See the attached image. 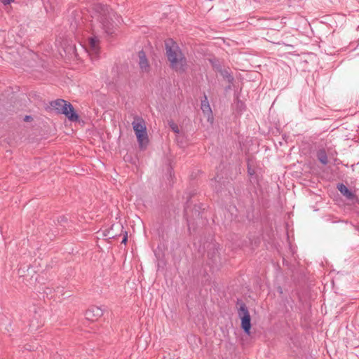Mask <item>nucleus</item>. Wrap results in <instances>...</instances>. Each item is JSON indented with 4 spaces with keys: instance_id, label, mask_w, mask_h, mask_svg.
I'll return each instance as SVG.
<instances>
[{
    "instance_id": "nucleus-1",
    "label": "nucleus",
    "mask_w": 359,
    "mask_h": 359,
    "mask_svg": "<svg viewBox=\"0 0 359 359\" xmlns=\"http://www.w3.org/2000/svg\"><path fill=\"white\" fill-rule=\"evenodd\" d=\"M93 11L95 18L100 24V27L107 34H111L115 30V22L114 18L116 15L114 12L107 6L100 4H95Z\"/></svg>"
},
{
    "instance_id": "nucleus-2",
    "label": "nucleus",
    "mask_w": 359,
    "mask_h": 359,
    "mask_svg": "<svg viewBox=\"0 0 359 359\" xmlns=\"http://www.w3.org/2000/svg\"><path fill=\"white\" fill-rule=\"evenodd\" d=\"M165 49L170 67L177 72H184L187 67V60L179 46L169 40L165 42Z\"/></svg>"
},
{
    "instance_id": "nucleus-3",
    "label": "nucleus",
    "mask_w": 359,
    "mask_h": 359,
    "mask_svg": "<svg viewBox=\"0 0 359 359\" xmlns=\"http://www.w3.org/2000/svg\"><path fill=\"white\" fill-rule=\"evenodd\" d=\"M133 128L137 137V142L140 148L144 149L149 142L148 135L147 132V127L144 120L137 116L134 117L132 122Z\"/></svg>"
},
{
    "instance_id": "nucleus-4",
    "label": "nucleus",
    "mask_w": 359,
    "mask_h": 359,
    "mask_svg": "<svg viewBox=\"0 0 359 359\" xmlns=\"http://www.w3.org/2000/svg\"><path fill=\"white\" fill-rule=\"evenodd\" d=\"M51 107L58 113L65 114L69 121H77L79 116L74 111L72 105L64 100L58 99L50 103Z\"/></svg>"
},
{
    "instance_id": "nucleus-5",
    "label": "nucleus",
    "mask_w": 359,
    "mask_h": 359,
    "mask_svg": "<svg viewBox=\"0 0 359 359\" xmlns=\"http://www.w3.org/2000/svg\"><path fill=\"white\" fill-rule=\"evenodd\" d=\"M238 316L241 319V327L247 334H250L251 328V318L247 306L243 302L240 304Z\"/></svg>"
},
{
    "instance_id": "nucleus-6",
    "label": "nucleus",
    "mask_w": 359,
    "mask_h": 359,
    "mask_svg": "<svg viewBox=\"0 0 359 359\" xmlns=\"http://www.w3.org/2000/svg\"><path fill=\"white\" fill-rule=\"evenodd\" d=\"M86 50L92 58L96 57L100 53V40L97 36L88 39Z\"/></svg>"
},
{
    "instance_id": "nucleus-7",
    "label": "nucleus",
    "mask_w": 359,
    "mask_h": 359,
    "mask_svg": "<svg viewBox=\"0 0 359 359\" xmlns=\"http://www.w3.org/2000/svg\"><path fill=\"white\" fill-rule=\"evenodd\" d=\"M103 315L102 310L97 306L89 308L85 313L86 318L90 321H95Z\"/></svg>"
},
{
    "instance_id": "nucleus-8",
    "label": "nucleus",
    "mask_w": 359,
    "mask_h": 359,
    "mask_svg": "<svg viewBox=\"0 0 359 359\" xmlns=\"http://www.w3.org/2000/svg\"><path fill=\"white\" fill-rule=\"evenodd\" d=\"M139 66L142 73H148L150 70V65L146 57L145 53L142 50L138 53Z\"/></svg>"
},
{
    "instance_id": "nucleus-9",
    "label": "nucleus",
    "mask_w": 359,
    "mask_h": 359,
    "mask_svg": "<svg viewBox=\"0 0 359 359\" xmlns=\"http://www.w3.org/2000/svg\"><path fill=\"white\" fill-rule=\"evenodd\" d=\"M115 228L116 229H120V228L122 229L123 226L119 224H113L109 229H107L105 231V232L104 233V235L105 236H107L109 238H113L116 237L117 236V233L114 232V229Z\"/></svg>"
},
{
    "instance_id": "nucleus-10",
    "label": "nucleus",
    "mask_w": 359,
    "mask_h": 359,
    "mask_svg": "<svg viewBox=\"0 0 359 359\" xmlns=\"http://www.w3.org/2000/svg\"><path fill=\"white\" fill-rule=\"evenodd\" d=\"M338 189L344 196H346L348 198H353V193L349 191V189L344 184H340L338 185Z\"/></svg>"
},
{
    "instance_id": "nucleus-11",
    "label": "nucleus",
    "mask_w": 359,
    "mask_h": 359,
    "mask_svg": "<svg viewBox=\"0 0 359 359\" xmlns=\"http://www.w3.org/2000/svg\"><path fill=\"white\" fill-rule=\"evenodd\" d=\"M213 67L215 68H216L217 70H218L221 73V75L224 79H226L229 82H230V83L232 82V81L233 80V78L226 69H224V70L220 69L219 66L214 65V64H213Z\"/></svg>"
},
{
    "instance_id": "nucleus-12",
    "label": "nucleus",
    "mask_w": 359,
    "mask_h": 359,
    "mask_svg": "<svg viewBox=\"0 0 359 359\" xmlns=\"http://www.w3.org/2000/svg\"><path fill=\"white\" fill-rule=\"evenodd\" d=\"M201 109L204 114H209L211 113V109L205 95L204 96V100L201 101Z\"/></svg>"
},
{
    "instance_id": "nucleus-13",
    "label": "nucleus",
    "mask_w": 359,
    "mask_h": 359,
    "mask_svg": "<svg viewBox=\"0 0 359 359\" xmlns=\"http://www.w3.org/2000/svg\"><path fill=\"white\" fill-rule=\"evenodd\" d=\"M317 156L320 162L322 163L323 165H326L327 163V156L325 150H320L318 152Z\"/></svg>"
},
{
    "instance_id": "nucleus-14",
    "label": "nucleus",
    "mask_w": 359,
    "mask_h": 359,
    "mask_svg": "<svg viewBox=\"0 0 359 359\" xmlns=\"http://www.w3.org/2000/svg\"><path fill=\"white\" fill-rule=\"evenodd\" d=\"M169 126L174 133H180V129H179L178 126L176 123H175L173 121L169 122Z\"/></svg>"
},
{
    "instance_id": "nucleus-15",
    "label": "nucleus",
    "mask_w": 359,
    "mask_h": 359,
    "mask_svg": "<svg viewBox=\"0 0 359 359\" xmlns=\"http://www.w3.org/2000/svg\"><path fill=\"white\" fill-rule=\"evenodd\" d=\"M13 0H2V3L4 5L10 4Z\"/></svg>"
},
{
    "instance_id": "nucleus-16",
    "label": "nucleus",
    "mask_w": 359,
    "mask_h": 359,
    "mask_svg": "<svg viewBox=\"0 0 359 359\" xmlns=\"http://www.w3.org/2000/svg\"><path fill=\"white\" fill-rule=\"evenodd\" d=\"M127 241H128L127 236H125L124 238H123V241L121 243L126 244Z\"/></svg>"
},
{
    "instance_id": "nucleus-17",
    "label": "nucleus",
    "mask_w": 359,
    "mask_h": 359,
    "mask_svg": "<svg viewBox=\"0 0 359 359\" xmlns=\"http://www.w3.org/2000/svg\"><path fill=\"white\" fill-rule=\"evenodd\" d=\"M25 348H26L27 350H29V351H31V350H32V348H31L29 346L28 347V346H27V345H26V346H25Z\"/></svg>"
},
{
    "instance_id": "nucleus-18",
    "label": "nucleus",
    "mask_w": 359,
    "mask_h": 359,
    "mask_svg": "<svg viewBox=\"0 0 359 359\" xmlns=\"http://www.w3.org/2000/svg\"><path fill=\"white\" fill-rule=\"evenodd\" d=\"M29 118H31V117H30V116H27L25 117V121H28Z\"/></svg>"
},
{
    "instance_id": "nucleus-19",
    "label": "nucleus",
    "mask_w": 359,
    "mask_h": 359,
    "mask_svg": "<svg viewBox=\"0 0 359 359\" xmlns=\"http://www.w3.org/2000/svg\"><path fill=\"white\" fill-rule=\"evenodd\" d=\"M248 172H249L250 175H252V170H250V169L248 170Z\"/></svg>"
},
{
    "instance_id": "nucleus-20",
    "label": "nucleus",
    "mask_w": 359,
    "mask_h": 359,
    "mask_svg": "<svg viewBox=\"0 0 359 359\" xmlns=\"http://www.w3.org/2000/svg\"><path fill=\"white\" fill-rule=\"evenodd\" d=\"M248 172H249L250 175H252V170H250V169L248 170Z\"/></svg>"
}]
</instances>
